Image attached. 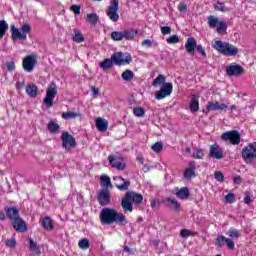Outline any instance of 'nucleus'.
<instances>
[{"mask_svg":"<svg viewBox=\"0 0 256 256\" xmlns=\"http://www.w3.org/2000/svg\"><path fill=\"white\" fill-rule=\"evenodd\" d=\"M207 20H208V27H210V29H215V27H217V25H219V18L210 15L207 16Z\"/></svg>","mask_w":256,"mask_h":256,"instance_id":"nucleus-34","label":"nucleus"},{"mask_svg":"<svg viewBox=\"0 0 256 256\" xmlns=\"http://www.w3.org/2000/svg\"><path fill=\"white\" fill-rule=\"evenodd\" d=\"M72 39L75 43H83L85 41V37H83V34H81V31L78 29H74V35Z\"/></svg>","mask_w":256,"mask_h":256,"instance_id":"nucleus-37","label":"nucleus"},{"mask_svg":"<svg viewBox=\"0 0 256 256\" xmlns=\"http://www.w3.org/2000/svg\"><path fill=\"white\" fill-rule=\"evenodd\" d=\"M35 65H37V58L35 56L29 55L23 59L22 66L27 73H31L35 69Z\"/></svg>","mask_w":256,"mask_h":256,"instance_id":"nucleus-16","label":"nucleus"},{"mask_svg":"<svg viewBox=\"0 0 256 256\" xmlns=\"http://www.w3.org/2000/svg\"><path fill=\"white\" fill-rule=\"evenodd\" d=\"M212 47L225 57H235L237 53H239V48H237V46L221 40H216Z\"/></svg>","mask_w":256,"mask_h":256,"instance_id":"nucleus-5","label":"nucleus"},{"mask_svg":"<svg viewBox=\"0 0 256 256\" xmlns=\"http://www.w3.org/2000/svg\"><path fill=\"white\" fill-rule=\"evenodd\" d=\"M214 177H215L216 181H219L220 183H223V181H225V176L223 175V173L221 171H216L214 173Z\"/></svg>","mask_w":256,"mask_h":256,"instance_id":"nucleus-50","label":"nucleus"},{"mask_svg":"<svg viewBox=\"0 0 256 256\" xmlns=\"http://www.w3.org/2000/svg\"><path fill=\"white\" fill-rule=\"evenodd\" d=\"M178 11H180V13H185V11H187V4L181 2V3L178 5Z\"/></svg>","mask_w":256,"mask_h":256,"instance_id":"nucleus-57","label":"nucleus"},{"mask_svg":"<svg viewBox=\"0 0 256 256\" xmlns=\"http://www.w3.org/2000/svg\"><path fill=\"white\" fill-rule=\"evenodd\" d=\"M229 106H227V104L225 103H219L217 101L213 102V101H209L206 105V109L203 110V113H205L207 115V113H209V111H225L228 109Z\"/></svg>","mask_w":256,"mask_h":256,"instance_id":"nucleus-15","label":"nucleus"},{"mask_svg":"<svg viewBox=\"0 0 256 256\" xmlns=\"http://www.w3.org/2000/svg\"><path fill=\"white\" fill-rule=\"evenodd\" d=\"M15 245H17V241L15 240V238L9 239L6 241V247H15Z\"/></svg>","mask_w":256,"mask_h":256,"instance_id":"nucleus-56","label":"nucleus"},{"mask_svg":"<svg viewBox=\"0 0 256 256\" xmlns=\"http://www.w3.org/2000/svg\"><path fill=\"white\" fill-rule=\"evenodd\" d=\"M226 235H228L231 239H239V230L235 228H230L227 232Z\"/></svg>","mask_w":256,"mask_h":256,"instance_id":"nucleus-44","label":"nucleus"},{"mask_svg":"<svg viewBox=\"0 0 256 256\" xmlns=\"http://www.w3.org/2000/svg\"><path fill=\"white\" fill-rule=\"evenodd\" d=\"M190 111L197 113L199 111V97L193 95L190 102Z\"/></svg>","mask_w":256,"mask_h":256,"instance_id":"nucleus-31","label":"nucleus"},{"mask_svg":"<svg viewBox=\"0 0 256 256\" xmlns=\"http://www.w3.org/2000/svg\"><path fill=\"white\" fill-rule=\"evenodd\" d=\"M113 181H116L114 185L119 189V191H127V189L131 187V182L121 176L113 177Z\"/></svg>","mask_w":256,"mask_h":256,"instance_id":"nucleus-17","label":"nucleus"},{"mask_svg":"<svg viewBox=\"0 0 256 256\" xmlns=\"http://www.w3.org/2000/svg\"><path fill=\"white\" fill-rule=\"evenodd\" d=\"M39 91V88H37V85L31 84L26 87V93L29 95V97H37V92Z\"/></svg>","mask_w":256,"mask_h":256,"instance_id":"nucleus-33","label":"nucleus"},{"mask_svg":"<svg viewBox=\"0 0 256 256\" xmlns=\"http://www.w3.org/2000/svg\"><path fill=\"white\" fill-rule=\"evenodd\" d=\"M41 225L46 229V231H53L55 229V223L49 216L42 219Z\"/></svg>","mask_w":256,"mask_h":256,"instance_id":"nucleus-26","label":"nucleus"},{"mask_svg":"<svg viewBox=\"0 0 256 256\" xmlns=\"http://www.w3.org/2000/svg\"><path fill=\"white\" fill-rule=\"evenodd\" d=\"M203 149H197L194 153H193V157L194 159H203Z\"/></svg>","mask_w":256,"mask_h":256,"instance_id":"nucleus-52","label":"nucleus"},{"mask_svg":"<svg viewBox=\"0 0 256 256\" xmlns=\"http://www.w3.org/2000/svg\"><path fill=\"white\" fill-rule=\"evenodd\" d=\"M57 95V84L55 82H51L46 90V97L43 100L44 105L46 107H53V100Z\"/></svg>","mask_w":256,"mask_h":256,"instance_id":"nucleus-8","label":"nucleus"},{"mask_svg":"<svg viewBox=\"0 0 256 256\" xmlns=\"http://www.w3.org/2000/svg\"><path fill=\"white\" fill-rule=\"evenodd\" d=\"M75 117H79L78 113L75 112H63L62 118L64 119H75Z\"/></svg>","mask_w":256,"mask_h":256,"instance_id":"nucleus-47","label":"nucleus"},{"mask_svg":"<svg viewBox=\"0 0 256 256\" xmlns=\"http://www.w3.org/2000/svg\"><path fill=\"white\" fill-rule=\"evenodd\" d=\"M11 223L13 229H15V231H17L18 233H25L28 229L27 223L24 222V220H22L20 216L13 220Z\"/></svg>","mask_w":256,"mask_h":256,"instance_id":"nucleus-18","label":"nucleus"},{"mask_svg":"<svg viewBox=\"0 0 256 256\" xmlns=\"http://www.w3.org/2000/svg\"><path fill=\"white\" fill-rule=\"evenodd\" d=\"M133 61L131 54H124L123 52H116L111 56V59L106 58L104 61L100 62V67L104 71H109L114 65H129Z\"/></svg>","mask_w":256,"mask_h":256,"instance_id":"nucleus-2","label":"nucleus"},{"mask_svg":"<svg viewBox=\"0 0 256 256\" xmlns=\"http://www.w3.org/2000/svg\"><path fill=\"white\" fill-rule=\"evenodd\" d=\"M160 30L162 35H171V28L169 26H162Z\"/></svg>","mask_w":256,"mask_h":256,"instance_id":"nucleus-54","label":"nucleus"},{"mask_svg":"<svg viewBox=\"0 0 256 256\" xmlns=\"http://www.w3.org/2000/svg\"><path fill=\"white\" fill-rule=\"evenodd\" d=\"M6 67L8 71H15V62L13 61L7 62Z\"/></svg>","mask_w":256,"mask_h":256,"instance_id":"nucleus-58","label":"nucleus"},{"mask_svg":"<svg viewBox=\"0 0 256 256\" xmlns=\"http://www.w3.org/2000/svg\"><path fill=\"white\" fill-rule=\"evenodd\" d=\"M225 203H235V194L229 193L224 197Z\"/></svg>","mask_w":256,"mask_h":256,"instance_id":"nucleus-51","label":"nucleus"},{"mask_svg":"<svg viewBox=\"0 0 256 256\" xmlns=\"http://www.w3.org/2000/svg\"><path fill=\"white\" fill-rule=\"evenodd\" d=\"M47 129L49 133L55 135L59 133V129H61V126H59V124H57L55 121L51 120L47 125Z\"/></svg>","mask_w":256,"mask_h":256,"instance_id":"nucleus-29","label":"nucleus"},{"mask_svg":"<svg viewBox=\"0 0 256 256\" xmlns=\"http://www.w3.org/2000/svg\"><path fill=\"white\" fill-rule=\"evenodd\" d=\"M100 222L101 225H113V223L127 225V217L113 208L105 207L100 211Z\"/></svg>","mask_w":256,"mask_h":256,"instance_id":"nucleus-1","label":"nucleus"},{"mask_svg":"<svg viewBox=\"0 0 256 256\" xmlns=\"http://www.w3.org/2000/svg\"><path fill=\"white\" fill-rule=\"evenodd\" d=\"M92 91L94 95H99V89L92 87Z\"/></svg>","mask_w":256,"mask_h":256,"instance_id":"nucleus-64","label":"nucleus"},{"mask_svg":"<svg viewBox=\"0 0 256 256\" xmlns=\"http://www.w3.org/2000/svg\"><path fill=\"white\" fill-rule=\"evenodd\" d=\"M209 157H211V159H223V149H221L219 145L213 144L210 147Z\"/></svg>","mask_w":256,"mask_h":256,"instance_id":"nucleus-20","label":"nucleus"},{"mask_svg":"<svg viewBox=\"0 0 256 256\" xmlns=\"http://www.w3.org/2000/svg\"><path fill=\"white\" fill-rule=\"evenodd\" d=\"M13 41H27V35L31 33V24H24L21 28H16L15 25L10 26Z\"/></svg>","mask_w":256,"mask_h":256,"instance_id":"nucleus-6","label":"nucleus"},{"mask_svg":"<svg viewBox=\"0 0 256 256\" xmlns=\"http://www.w3.org/2000/svg\"><path fill=\"white\" fill-rule=\"evenodd\" d=\"M123 251H125L126 253H129L130 255H135V249L130 248L129 246H124L123 247Z\"/></svg>","mask_w":256,"mask_h":256,"instance_id":"nucleus-59","label":"nucleus"},{"mask_svg":"<svg viewBox=\"0 0 256 256\" xmlns=\"http://www.w3.org/2000/svg\"><path fill=\"white\" fill-rule=\"evenodd\" d=\"M97 200L101 207L109 205V203H111V192L109 191V189L102 188L98 193Z\"/></svg>","mask_w":256,"mask_h":256,"instance_id":"nucleus-14","label":"nucleus"},{"mask_svg":"<svg viewBox=\"0 0 256 256\" xmlns=\"http://www.w3.org/2000/svg\"><path fill=\"white\" fill-rule=\"evenodd\" d=\"M243 201L246 205H250V203H253V198H251L249 195H246Z\"/></svg>","mask_w":256,"mask_h":256,"instance_id":"nucleus-61","label":"nucleus"},{"mask_svg":"<svg viewBox=\"0 0 256 256\" xmlns=\"http://www.w3.org/2000/svg\"><path fill=\"white\" fill-rule=\"evenodd\" d=\"M78 246L80 249L87 250L91 247V244L89 243V239L83 238L79 241Z\"/></svg>","mask_w":256,"mask_h":256,"instance_id":"nucleus-42","label":"nucleus"},{"mask_svg":"<svg viewBox=\"0 0 256 256\" xmlns=\"http://www.w3.org/2000/svg\"><path fill=\"white\" fill-rule=\"evenodd\" d=\"M122 79L124 81H133V77H135V74L131 70H126L121 75Z\"/></svg>","mask_w":256,"mask_h":256,"instance_id":"nucleus-38","label":"nucleus"},{"mask_svg":"<svg viewBox=\"0 0 256 256\" xmlns=\"http://www.w3.org/2000/svg\"><path fill=\"white\" fill-rule=\"evenodd\" d=\"M100 185L102 187V189H113V184H111V177H109L108 175H102L100 177Z\"/></svg>","mask_w":256,"mask_h":256,"instance_id":"nucleus-27","label":"nucleus"},{"mask_svg":"<svg viewBox=\"0 0 256 256\" xmlns=\"http://www.w3.org/2000/svg\"><path fill=\"white\" fill-rule=\"evenodd\" d=\"M96 127L99 131H106L107 128L109 127V123L107 122V120L103 118H97Z\"/></svg>","mask_w":256,"mask_h":256,"instance_id":"nucleus-30","label":"nucleus"},{"mask_svg":"<svg viewBox=\"0 0 256 256\" xmlns=\"http://www.w3.org/2000/svg\"><path fill=\"white\" fill-rule=\"evenodd\" d=\"M62 147L69 151V149H75L77 147V140L69 132H63L61 135Z\"/></svg>","mask_w":256,"mask_h":256,"instance_id":"nucleus-12","label":"nucleus"},{"mask_svg":"<svg viewBox=\"0 0 256 256\" xmlns=\"http://www.w3.org/2000/svg\"><path fill=\"white\" fill-rule=\"evenodd\" d=\"M4 211L6 213V216L10 221H15L17 218H19V210L15 207H4Z\"/></svg>","mask_w":256,"mask_h":256,"instance_id":"nucleus-24","label":"nucleus"},{"mask_svg":"<svg viewBox=\"0 0 256 256\" xmlns=\"http://www.w3.org/2000/svg\"><path fill=\"white\" fill-rule=\"evenodd\" d=\"M111 39L113 41H123V31H113L111 33Z\"/></svg>","mask_w":256,"mask_h":256,"instance_id":"nucleus-41","label":"nucleus"},{"mask_svg":"<svg viewBox=\"0 0 256 256\" xmlns=\"http://www.w3.org/2000/svg\"><path fill=\"white\" fill-rule=\"evenodd\" d=\"M138 33L139 31L137 30H124L122 31L123 39L126 41H133Z\"/></svg>","mask_w":256,"mask_h":256,"instance_id":"nucleus-28","label":"nucleus"},{"mask_svg":"<svg viewBox=\"0 0 256 256\" xmlns=\"http://www.w3.org/2000/svg\"><path fill=\"white\" fill-rule=\"evenodd\" d=\"M234 183H236L237 185H241V183H243L241 176L234 177Z\"/></svg>","mask_w":256,"mask_h":256,"instance_id":"nucleus-62","label":"nucleus"},{"mask_svg":"<svg viewBox=\"0 0 256 256\" xmlns=\"http://www.w3.org/2000/svg\"><path fill=\"white\" fill-rule=\"evenodd\" d=\"M197 47V40L194 37H189L185 43V49L188 55H195V49Z\"/></svg>","mask_w":256,"mask_h":256,"instance_id":"nucleus-21","label":"nucleus"},{"mask_svg":"<svg viewBox=\"0 0 256 256\" xmlns=\"http://www.w3.org/2000/svg\"><path fill=\"white\" fill-rule=\"evenodd\" d=\"M162 202L164 203V205H166V207H169V209H173V211H179L181 207V204H179V202L175 198L168 197L162 200Z\"/></svg>","mask_w":256,"mask_h":256,"instance_id":"nucleus-22","label":"nucleus"},{"mask_svg":"<svg viewBox=\"0 0 256 256\" xmlns=\"http://www.w3.org/2000/svg\"><path fill=\"white\" fill-rule=\"evenodd\" d=\"M152 151H154L155 153H160V151H163V143L156 142L155 144H153Z\"/></svg>","mask_w":256,"mask_h":256,"instance_id":"nucleus-48","label":"nucleus"},{"mask_svg":"<svg viewBox=\"0 0 256 256\" xmlns=\"http://www.w3.org/2000/svg\"><path fill=\"white\" fill-rule=\"evenodd\" d=\"M87 20L91 23V25H97V22L99 21V15L96 13L87 14Z\"/></svg>","mask_w":256,"mask_h":256,"instance_id":"nucleus-43","label":"nucleus"},{"mask_svg":"<svg viewBox=\"0 0 256 256\" xmlns=\"http://www.w3.org/2000/svg\"><path fill=\"white\" fill-rule=\"evenodd\" d=\"M196 169H197V166L195 165V162H190L188 164V167L184 171V179H187V181H190L192 177H195Z\"/></svg>","mask_w":256,"mask_h":256,"instance_id":"nucleus-23","label":"nucleus"},{"mask_svg":"<svg viewBox=\"0 0 256 256\" xmlns=\"http://www.w3.org/2000/svg\"><path fill=\"white\" fill-rule=\"evenodd\" d=\"M119 0H111L110 5L106 10V15L110 21L117 23L119 21Z\"/></svg>","mask_w":256,"mask_h":256,"instance_id":"nucleus-9","label":"nucleus"},{"mask_svg":"<svg viewBox=\"0 0 256 256\" xmlns=\"http://www.w3.org/2000/svg\"><path fill=\"white\" fill-rule=\"evenodd\" d=\"M175 195L178 199H182V200H185V199H189L190 195H191V192H189V188L187 187H182V188H176L175 189Z\"/></svg>","mask_w":256,"mask_h":256,"instance_id":"nucleus-25","label":"nucleus"},{"mask_svg":"<svg viewBox=\"0 0 256 256\" xmlns=\"http://www.w3.org/2000/svg\"><path fill=\"white\" fill-rule=\"evenodd\" d=\"M75 15H81V6L75 4L70 7Z\"/></svg>","mask_w":256,"mask_h":256,"instance_id":"nucleus-53","label":"nucleus"},{"mask_svg":"<svg viewBox=\"0 0 256 256\" xmlns=\"http://www.w3.org/2000/svg\"><path fill=\"white\" fill-rule=\"evenodd\" d=\"M196 49L198 53L202 55V57H207V53L205 52V49H203V46L201 44L196 45Z\"/></svg>","mask_w":256,"mask_h":256,"instance_id":"nucleus-55","label":"nucleus"},{"mask_svg":"<svg viewBox=\"0 0 256 256\" xmlns=\"http://www.w3.org/2000/svg\"><path fill=\"white\" fill-rule=\"evenodd\" d=\"M9 30V24H7V21L0 20V39H3L5 37V33Z\"/></svg>","mask_w":256,"mask_h":256,"instance_id":"nucleus-36","label":"nucleus"},{"mask_svg":"<svg viewBox=\"0 0 256 256\" xmlns=\"http://www.w3.org/2000/svg\"><path fill=\"white\" fill-rule=\"evenodd\" d=\"M214 245L216 247H219L220 249L222 247H225V245H227V247H228V249H230V251H233V249H235V242L233 241V239L227 238L223 235H220L215 239Z\"/></svg>","mask_w":256,"mask_h":256,"instance_id":"nucleus-13","label":"nucleus"},{"mask_svg":"<svg viewBox=\"0 0 256 256\" xmlns=\"http://www.w3.org/2000/svg\"><path fill=\"white\" fill-rule=\"evenodd\" d=\"M108 161L113 169H117L118 171H125L127 169V164L123 156L110 155L108 156Z\"/></svg>","mask_w":256,"mask_h":256,"instance_id":"nucleus-10","label":"nucleus"},{"mask_svg":"<svg viewBox=\"0 0 256 256\" xmlns=\"http://www.w3.org/2000/svg\"><path fill=\"white\" fill-rule=\"evenodd\" d=\"M222 141H229L231 145H239L241 143V134L237 130L224 132L221 135Z\"/></svg>","mask_w":256,"mask_h":256,"instance_id":"nucleus-11","label":"nucleus"},{"mask_svg":"<svg viewBox=\"0 0 256 256\" xmlns=\"http://www.w3.org/2000/svg\"><path fill=\"white\" fill-rule=\"evenodd\" d=\"M216 31L220 35H227V21L222 20L218 22V25L216 26Z\"/></svg>","mask_w":256,"mask_h":256,"instance_id":"nucleus-32","label":"nucleus"},{"mask_svg":"<svg viewBox=\"0 0 256 256\" xmlns=\"http://www.w3.org/2000/svg\"><path fill=\"white\" fill-rule=\"evenodd\" d=\"M242 159L245 163H253L256 159V142L250 143L242 149Z\"/></svg>","mask_w":256,"mask_h":256,"instance_id":"nucleus-7","label":"nucleus"},{"mask_svg":"<svg viewBox=\"0 0 256 256\" xmlns=\"http://www.w3.org/2000/svg\"><path fill=\"white\" fill-rule=\"evenodd\" d=\"M29 247L32 253H35L36 255H39L41 253V248L39 247V245H37V242L33 241L32 238L29 239Z\"/></svg>","mask_w":256,"mask_h":256,"instance_id":"nucleus-35","label":"nucleus"},{"mask_svg":"<svg viewBox=\"0 0 256 256\" xmlns=\"http://www.w3.org/2000/svg\"><path fill=\"white\" fill-rule=\"evenodd\" d=\"M243 74V67L240 65H231L226 68V75L228 77H239Z\"/></svg>","mask_w":256,"mask_h":256,"instance_id":"nucleus-19","label":"nucleus"},{"mask_svg":"<svg viewBox=\"0 0 256 256\" xmlns=\"http://www.w3.org/2000/svg\"><path fill=\"white\" fill-rule=\"evenodd\" d=\"M197 232H191L188 229H182L180 231V237H183L184 239H187L188 237H196Z\"/></svg>","mask_w":256,"mask_h":256,"instance_id":"nucleus-39","label":"nucleus"},{"mask_svg":"<svg viewBox=\"0 0 256 256\" xmlns=\"http://www.w3.org/2000/svg\"><path fill=\"white\" fill-rule=\"evenodd\" d=\"M166 43L168 45H175L176 43H179V36L177 35H172L166 39Z\"/></svg>","mask_w":256,"mask_h":256,"instance_id":"nucleus-46","label":"nucleus"},{"mask_svg":"<svg viewBox=\"0 0 256 256\" xmlns=\"http://www.w3.org/2000/svg\"><path fill=\"white\" fill-rule=\"evenodd\" d=\"M215 11H221V13H227L229 11V8L225 6V3L223 2H217L214 5Z\"/></svg>","mask_w":256,"mask_h":256,"instance_id":"nucleus-40","label":"nucleus"},{"mask_svg":"<svg viewBox=\"0 0 256 256\" xmlns=\"http://www.w3.org/2000/svg\"><path fill=\"white\" fill-rule=\"evenodd\" d=\"M133 113L135 117H145V109H143L142 107H135L133 109Z\"/></svg>","mask_w":256,"mask_h":256,"instance_id":"nucleus-45","label":"nucleus"},{"mask_svg":"<svg viewBox=\"0 0 256 256\" xmlns=\"http://www.w3.org/2000/svg\"><path fill=\"white\" fill-rule=\"evenodd\" d=\"M150 207L153 209V211H157L160 207L159 199H151Z\"/></svg>","mask_w":256,"mask_h":256,"instance_id":"nucleus-49","label":"nucleus"},{"mask_svg":"<svg viewBox=\"0 0 256 256\" xmlns=\"http://www.w3.org/2000/svg\"><path fill=\"white\" fill-rule=\"evenodd\" d=\"M7 219V216L5 215V212L0 211V221H5Z\"/></svg>","mask_w":256,"mask_h":256,"instance_id":"nucleus-63","label":"nucleus"},{"mask_svg":"<svg viewBox=\"0 0 256 256\" xmlns=\"http://www.w3.org/2000/svg\"><path fill=\"white\" fill-rule=\"evenodd\" d=\"M142 46H146L148 48L153 47V42H151L149 39H146L142 42Z\"/></svg>","mask_w":256,"mask_h":256,"instance_id":"nucleus-60","label":"nucleus"},{"mask_svg":"<svg viewBox=\"0 0 256 256\" xmlns=\"http://www.w3.org/2000/svg\"><path fill=\"white\" fill-rule=\"evenodd\" d=\"M134 205H141L143 203V195L136 192H126L125 196L122 198L121 207L126 213L133 212Z\"/></svg>","mask_w":256,"mask_h":256,"instance_id":"nucleus-4","label":"nucleus"},{"mask_svg":"<svg viewBox=\"0 0 256 256\" xmlns=\"http://www.w3.org/2000/svg\"><path fill=\"white\" fill-rule=\"evenodd\" d=\"M153 87H157V85H162L159 91H156L155 99L157 101H161V99H165V97H169L173 93V83L165 82V76L163 74H159L157 78H155L152 82Z\"/></svg>","mask_w":256,"mask_h":256,"instance_id":"nucleus-3","label":"nucleus"}]
</instances>
